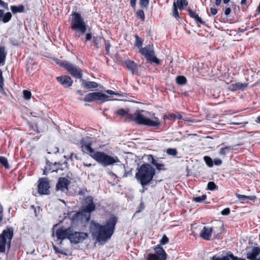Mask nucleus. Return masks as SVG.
Instances as JSON below:
<instances>
[{
    "label": "nucleus",
    "mask_w": 260,
    "mask_h": 260,
    "mask_svg": "<svg viewBox=\"0 0 260 260\" xmlns=\"http://www.w3.org/2000/svg\"><path fill=\"white\" fill-rule=\"evenodd\" d=\"M117 222V218L114 215L106 220L105 225L91 221L89 228L92 237L99 242L107 241L113 234Z\"/></svg>",
    "instance_id": "obj_1"
},
{
    "label": "nucleus",
    "mask_w": 260,
    "mask_h": 260,
    "mask_svg": "<svg viewBox=\"0 0 260 260\" xmlns=\"http://www.w3.org/2000/svg\"><path fill=\"white\" fill-rule=\"evenodd\" d=\"M80 144L83 153L88 154L104 167L112 166L120 162L119 158L117 156H112L102 151L95 152L92 148V142L88 137L82 138L80 141Z\"/></svg>",
    "instance_id": "obj_2"
},
{
    "label": "nucleus",
    "mask_w": 260,
    "mask_h": 260,
    "mask_svg": "<svg viewBox=\"0 0 260 260\" xmlns=\"http://www.w3.org/2000/svg\"><path fill=\"white\" fill-rule=\"evenodd\" d=\"M155 173V168L150 164L145 162L138 168V171L135 174V177L141 186L144 187L152 183Z\"/></svg>",
    "instance_id": "obj_3"
},
{
    "label": "nucleus",
    "mask_w": 260,
    "mask_h": 260,
    "mask_svg": "<svg viewBox=\"0 0 260 260\" xmlns=\"http://www.w3.org/2000/svg\"><path fill=\"white\" fill-rule=\"evenodd\" d=\"M83 205L85 206H82L81 210L73 215L72 217L73 220L77 221L81 220L84 216L86 221H89L91 213L96 209L93 198L91 196L85 197L83 200Z\"/></svg>",
    "instance_id": "obj_4"
},
{
    "label": "nucleus",
    "mask_w": 260,
    "mask_h": 260,
    "mask_svg": "<svg viewBox=\"0 0 260 260\" xmlns=\"http://www.w3.org/2000/svg\"><path fill=\"white\" fill-rule=\"evenodd\" d=\"M128 121H134L139 125H147L151 127H156L160 124L159 119L155 117V120H151L145 117L139 111H136L134 114L128 115Z\"/></svg>",
    "instance_id": "obj_5"
},
{
    "label": "nucleus",
    "mask_w": 260,
    "mask_h": 260,
    "mask_svg": "<svg viewBox=\"0 0 260 260\" xmlns=\"http://www.w3.org/2000/svg\"><path fill=\"white\" fill-rule=\"evenodd\" d=\"M13 236L14 230L12 227L7 226L6 229L2 231L0 234V253L5 252L7 246L10 249Z\"/></svg>",
    "instance_id": "obj_6"
},
{
    "label": "nucleus",
    "mask_w": 260,
    "mask_h": 260,
    "mask_svg": "<svg viewBox=\"0 0 260 260\" xmlns=\"http://www.w3.org/2000/svg\"><path fill=\"white\" fill-rule=\"evenodd\" d=\"M71 28L73 30H79L81 34H84L86 31V24L79 13L73 12L71 14Z\"/></svg>",
    "instance_id": "obj_7"
},
{
    "label": "nucleus",
    "mask_w": 260,
    "mask_h": 260,
    "mask_svg": "<svg viewBox=\"0 0 260 260\" xmlns=\"http://www.w3.org/2000/svg\"><path fill=\"white\" fill-rule=\"evenodd\" d=\"M220 232H217L215 228H209L208 226H204L200 233V237L204 240H210L212 234H214V239H219L222 235V232L224 230L223 224L220 223L219 226Z\"/></svg>",
    "instance_id": "obj_8"
},
{
    "label": "nucleus",
    "mask_w": 260,
    "mask_h": 260,
    "mask_svg": "<svg viewBox=\"0 0 260 260\" xmlns=\"http://www.w3.org/2000/svg\"><path fill=\"white\" fill-rule=\"evenodd\" d=\"M57 64L67 70L73 77L80 79V80L82 79L83 76L82 71L78 67L66 60L59 61L57 62Z\"/></svg>",
    "instance_id": "obj_9"
},
{
    "label": "nucleus",
    "mask_w": 260,
    "mask_h": 260,
    "mask_svg": "<svg viewBox=\"0 0 260 260\" xmlns=\"http://www.w3.org/2000/svg\"><path fill=\"white\" fill-rule=\"evenodd\" d=\"M139 52L145 56L148 61H149L151 63H155L156 64H161L159 60L155 55L153 45H146L144 47L140 48Z\"/></svg>",
    "instance_id": "obj_10"
},
{
    "label": "nucleus",
    "mask_w": 260,
    "mask_h": 260,
    "mask_svg": "<svg viewBox=\"0 0 260 260\" xmlns=\"http://www.w3.org/2000/svg\"><path fill=\"white\" fill-rule=\"evenodd\" d=\"M38 192L40 195H48L50 191V182L46 177H42L38 181Z\"/></svg>",
    "instance_id": "obj_11"
},
{
    "label": "nucleus",
    "mask_w": 260,
    "mask_h": 260,
    "mask_svg": "<svg viewBox=\"0 0 260 260\" xmlns=\"http://www.w3.org/2000/svg\"><path fill=\"white\" fill-rule=\"evenodd\" d=\"M109 96L101 92H90L85 95L83 101L86 102L91 103L94 101H106Z\"/></svg>",
    "instance_id": "obj_12"
},
{
    "label": "nucleus",
    "mask_w": 260,
    "mask_h": 260,
    "mask_svg": "<svg viewBox=\"0 0 260 260\" xmlns=\"http://www.w3.org/2000/svg\"><path fill=\"white\" fill-rule=\"evenodd\" d=\"M63 164L67 166V162L64 161L63 164L56 162L52 163L49 161L48 160H47L43 174L47 175L49 173L57 172L59 170H63V168L62 167V166Z\"/></svg>",
    "instance_id": "obj_13"
},
{
    "label": "nucleus",
    "mask_w": 260,
    "mask_h": 260,
    "mask_svg": "<svg viewBox=\"0 0 260 260\" xmlns=\"http://www.w3.org/2000/svg\"><path fill=\"white\" fill-rule=\"evenodd\" d=\"M88 234L84 232H76L72 229V232L69 237V240L72 243L77 244L82 242L88 237Z\"/></svg>",
    "instance_id": "obj_14"
},
{
    "label": "nucleus",
    "mask_w": 260,
    "mask_h": 260,
    "mask_svg": "<svg viewBox=\"0 0 260 260\" xmlns=\"http://www.w3.org/2000/svg\"><path fill=\"white\" fill-rule=\"evenodd\" d=\"M71 183L70 180L66 177H59L55 186L56 191L67 192L69 191V186Z\"/></svg>",
    "instance_id": "obj_15"
},
{
    "label": "nucleus",
    "mask_w": 260,
    "mask_h": 260,
    "mask_svg": "<svg viewBox=\"0 0 260 260\" xmlns=\"http://www.w3.org/2000/svg\"><path fill=\"white\" fill-rule=\"evenodd\" d=\"M73 228L70 226L68 228L61 227L58 229L55 232V235L58 239L63 240L65 239H69V237L71 236V233L72 232Z\"/></svg>",
    "instance_id": "obj_16"
},
{
    "label": "nucleus",
    "mask_w": 260,
    "mask_h": 260,
    "mask_svg": "<svg viewBox=\"0 0 260 260\" xmlns=\"http://www.w3.org/2000/svg\"><path fill=\"white\" fill-rule=\"evenodd\" d=\"M57 81L64 87L68 88L72 86L73 80L71 78L67 75L56 77Z\"/></svg>",
    "instance_id": "obj_17"
},
{
    "label": "nucleus",
    "mask_w": 260,
    "mask_h": 260,
    "mask_svg": "<svg viewBox=\"0 0 260 260\" xmlns=\"http://www.w3.org/2000/svg\"><path fill=\"white\" fill-rule=\"evenodd\" d=\"M210 260H246L245 258L238 257L235 256L231 251H228L225 256L222 257L214 255L210 258Z\"/></svg>",
    "instance_id": "obj_18"
},
{
    "label": "nucleus",
    "mask_w": 260,
    "mask_h": 260,
    "mask_svg": "<svg viewBox=\"0 0 260 260\" xmlns=\"http://www.w3.org/2000/svg\"><path fill=\"white\" fill-rule=\"evenodd\" d=\"M248 84L247 83L237 82L232 84L229 87V89L232 91L236 90H244L248 86Z\"/></svg>",
    "instance_id": "obj_19"
},
{
    "label": "nucleus",
    "mask_w": 260,
    "mask_h": 260,
    "mask_svg": "<svg viewBox=\"0 0 260 260\" xmlns=\"http://www.w3.org/2000/svg\"><path fill=\"white\" fill-rule=\"evenodd\" d=\"M124 64L126 69L133 74L135 73V71L137 69L138 65L135 61L129 59H127L124 61Z\"/></svg>",
    "instance_id": "obj_20"
},
{
    "label": "nucleus",
    "mask_w": 260,
    "mask_h": 260,
    "mask_svg": "<svg viewBox=\"0 0 260 260\" xmlns=\"http://www.w3.org/2000/svg\"><path fill=\"white\" fill-rule=\"evenodd\" d=\"M260 254V248L253 247L251 252L246 253V257L249 260H257L256 257Z\"/></svg>",
    "instance_id": "obj_21"
},
{
    "label": "nucleus",
    "mask_w": 260,
    "mask_h": 260,
    "mask_svg": "<svg viewBox=\"0 0 260 260\" xmlns=\"http://www.w3.org/2000/svg\"><path fill=\"white\" fill-rule=\"evenodd\" d=\"M80 81L81 82V86L88 90L96 88L98 86V84L94 81H88L83 79Z\"/></svg>",
    "instance_id": "obj_22"
},
{
    "label": "nucleus",
    "mask_w": 260,
    "mask_h": 260,
    "mask_svg": "<svg viewBox=\"0 0 260 260\" xmlns=\"http://www.w3.org/2000/svg\"><path fill=\"white\" fill-rule=\"evenodd\" d=\"M148 159L151 164L156 167V169L158 171H165L167 169L165 165L159 163L157 160L154 158L153 155H150Z\"/></svg>",
    "instance_id": "obj_23"
},
{
    "label": "nucleus",
    "mask_w": 260,
    "mask_h": 260,
    "mask_svg": "<svg viewBox=\"0 0 260 260\" xmlns=\"http://www.w3.org/2000/svg\"><path fill=\"white\" fill-rule=\"evenodd\" d=\"M156 254L160 257V260H166L167 253L160 245H157L154 248Z\"/></svg>",
    "instance_id": "obj_24"
},
{
    "label": "nucleus",
    "mask_w": 260,
    "mask_h": 260,
    "mask_svg": "<svg viewBox=\"0 0 260 260\" xmlns=\"http://www.w3.org/2000/svg\"><path fill=\"white\" fill-rule=\"evenodd\" d=\"M187 11L190 17L193 18L197 23L202 24L205 23L204 21L199 16V15L196 12L193 11L189 8L187 9Z\"/></svg>",
    "instance_id": "obj_25"
},
{
    "label": "nucleus",
    "mask_w": 260,
    "mask_h": 260,
    "mask_svg": "<svg viewBox=\"0 0 260 260\" xmlns=\"http://www.w3.org/2000/svg\"><path fill=\"white\" fill-rule=\"evenodd\" d=\"M102 40H105V39L101 36H93L92 38V43L94 48L96 49L101 48L102 46Z\"/></svg>",
    "instance_id": "obj_26"
},
{
    "label": "nucleus",
    "mask_w": 260,
    "mask_h": 260,
    "mask_svg": "<svg viewBox=\"0 0 260 260\" xmlns=\"http://www.w3.org/2000/svg\"><path fill=\"white\" fill-rule=\"evenodd\" d=\"M12 16L10 12H8L4 15V10L0 9V21L7 23L11 19Z\"/></svg>",
    "instance_id": "obj_27"
},
{
    "label": "nucleus",
    "mask_w": 260,
    "mask_h": 260,
    "mask_svg": "<svg viewBox=\"0 0 260 260\" xmlns=\"http://www.w3.org/2000/svg\"><path fill=\"white\" fill-rule=\"evenodd\" d=\"M235 196L239 199V200L242 203L244 202L247 199L252 201H255L256 199V197L254 196H247L245 195L240 194L237 193H235Z\"/></svg>",
    "instance_id": "obj_28"
},
{
    "label": "nucleus",
    "mask_w": 260,
    "mask_h": 260,
    "mask_svg": "<svg viewBox=\"0 0 260 260\" xmlns=\"http://www.w3.org/2000/svg\"><path fill=\"white\" fill-rule=\"evenodd\" d=\"M11 10L13 14L17 13H22L24 11V7L22 5L19 6H11Z\"/></svg>",
    "instance_id": "obj_29"
},
{
    "label": "nucleus",
    "mask_w": 260,
    "mask_h": 260,
    "mask_svg": "<svg viewBox=\"0 0 260 260\" xmlns=\"http://www.w3.org/2000/svg\"><path fill=\"white\" fill-rule=\"evenodd\" d=\"M116 114L118 115H119V116H121L122 117H125L126 120H127V121H128V115H131V113H128V110H126L122 108L117 110L116 111Z\"/></svg>",
    "instance_id": "obj_30"
},
{
    "label": "nucleus",
    "mask_w": 260,
    "mask_h": 260,
    "mask_svg": "<svg viewBox=\"0 0 260 260\" xmlns=\"http://www.w3.org/2000/svg\"><path fill=\"white\" fill-rule=\"evenodd\" d=\"M176 6L179 10L184 9V7L188 5L187 0H176Z\"/></svg>",
    "instance_id": "obj_31"
},
{
    "label": "nucleus",
    "mask_w": 260,
    "mask_h": 260,
    "mask_svg": "<svg viewBox=\"0 0 260 260\" xmlns=\"http://www.w3.org/2000/svg\"><path fill=\"white\" fill-rule=\"evenodd\" d=\"M7 55L5 48L4 46L0 47V64L4 63Z\"/></svg>",
    "instance_id": "obj_32"
},
{
    "label": "nucleus",
    "mask_w": 260,
    "mask_h": 260,
    "mask_svg": "<svg viewBox=\"0 0 260 260\" xmlns=\"http://www.w3.org/2000/svg\"><path fill=\"white\" fill-rule=\"evenodd\" d=\"M176 82L177 84L183 85L187 83L186 78L184 76H178L176 78Z\"/></svg>",
    "instance_id": "obj_33"
},
{
    "label": "nucleus",
    "mask_w": 260,
    "mask_h": 260,
    "mask_svg": "<svg viewBox=\"0 0 260 260\" xmlns=\"http://www.w3.org/2000/svg\"><path fill=\"white\" fill-rule=\"evenodd\" d=\"M233 147L231 146H225L223 148H221L219 152V154L220 155L225 156L227 153H229L231 150H233Z\"/></svg>",
    "instance_id": "obj_34"
},
{
    "label": "nucleus",
    "mask_w": 260,
    "mask_h": 260,
    "mask_svg": "<svg viewBox=\"0 0 260 260\" xmlns=\"http://www.w3.org/2000/svg\"><path fill=\"white\" fill-rule=\"evenodd\" d=\"M135 46L137 47L138 49H140V48H142V45L143 43V40L142 38H141L138 35H136L135 36Z\"/></svg>",
    "instance_id": "obj_35"
},
{
    "label": "nucleus",
    "mask_w": 260,
    "mask_h": 260,
    "mask_svg": "<svg viewBox=\"0 0 260 260\" xmlns=\"http://www.w3.org/2000/svg\"><path fill=\"white\" fill-rule=\"evenodd\" d=\"M178 8L176 6V3L174 2L173 4L172 8V15L177 20H179L181 19L180 16H179V12L178 11Z\"/></svg>",
    "instance_id": "obj_36"
},
{
    "label": "nucleus",
    "mask_w": 260,
    "mask_h": 260,
    "mask_svg": "<svg viewBox=\"0 0 260 260\" xmlns=\"http://www.w3.org/2000/svg\"><path fill=\"white\" fill-rule=\"evenodd\" d=\"M136 17L142 21H145V16L144 11L142 9L138 10L135 13Z\"/></svg>",
    "instance_id": "obj_37"
},
{
    "label": "nucleus",
    "mask_w": 260,
    "mask_h": 260,
    "mask_svg": "<svg viewBox=\"0 0 260 260\" xmlns=\"http://www.w3.org/2000/svg\"><path fill=\"white\" fill-rule=\"evenodd\" d=\"M207 199V196L206 194H203L201 196L193 197L192 198V201L196 203H203Z\"/></svg>",
    "instance_id": "obj_38"
},
{
    "label": "nucleus",
    "mask_w": 260,
    "mask_h": 260,
    "mask_svg": "<svg viewBox=\"0 0 260 260\" xmlns=\"http://www.w3.org/2000/svg\"><path fill=\"white\" fill-rule=\"evenodd\" d=\"M140 7L141 9L147 10L149 4V0H139Z\"/></svg>",
    "instance_id": "obj_39"
},
{
    "label": "nucleus",
    "mask_w": 260,
    "mask_h": 260,
    "mask_svg": "<svg viewBox=\"0 0 260 260\" xmlns=\"http://www.w3.org/2000/svg\"><path fill=\"white\" fill-rule=\"evenodd\" d=\"M0 164L3 166L6 169L9 168V165L8 164L7 158L5 156H0Z\"/></svg>",
    "instance_id": "obj_40"
},
{
    "label": "nucleus",
    "mask_w": 260,
    "mask_h": 260,
    "mask_svg": "<svg viewBox=\"0 0 260 260\" xmlns=\"http://www.w3.org/2000/svg\"><path fill=\"white\" fill-rule=\"evenodd\" d=\"M204 159L206 164V165L209 167H212L213 166V161L212 159L208 156H205L204 157Z\"/></svg>",
    "instance_id": "obj_41"
},
{
    "label": "nucleus",
    "mask_w": 260,
    "mask_h": 260,
    "mask_svg": "<svg viewBox=\"0 0 260 260\" xmlns=\"http://www.w3.org/2000/svg\"><path fill=\"white\" fill-rule=\"evenodd\" d=\"M207 189L208 190L213 191L218 189L217 186L214 182L210 181L207 184Z\"/></svg>",
    "instance_id": "obj_42"
},
{
    "label": "nucleus",
    "mask_w": 260,
    "mask_h": 260,
    "mask_svg": "<svg viewBox=\"0 0 260 260\" xmlns=\"http://www.w3.org/2000/svg\"><path fill=\"white\" fill-rule=\"evenodd\" d=\"M166 153L169 155H172L173 156H176L178 152L176 148H168L166 150Z\"/></svg>",
    "instance_id": "obj_43"
},
{
    "label": "nucleus",
    "mask_w": 260,
    "mask_h": 260,
    "mask_svg": "<svg viewBox=\"0 0 260 260\" xmlns=\"http://www.w3.org/2000/svg\"><path fill=\"white\" fill-rule=\"evenodd\" d=\"M147 260H160V257L155 253H149L148 254Z\"/></svg>",
    "instance_id": "obj_44"
},
{
    "label": "nucleus",
    "mask_w": 260,
    "mask_h": 260,
    "mask_svg": "<svg viewBox=\"0 0 260 260\" xmlns=\"http://www.w3.org/2000/svg\"><path fill=\"white\" fill-rule=\"evenodd\" d=\"M0 91L1 92L4 91V78L3 77L2 71L0 69Z\"/></svg>",
    "instance_id": "obj_45"
},
{
    "label": "nucleus",
    "mask_w": 260,
    "mask_h": 260,
    "mask_svg": "<svg viewBox=\"0 0 260 260\" xmlns=\"http://www.w3.org/2000/svg\"><path fill=\"white\" fill-rule=\"evenodd\" d=\"M169 242V238L166 235H164L161 239L160 240V245H164L168 244Z\"/></svg>",
    "instance_id": "obj_46"
},
{
    "label": "nucleus",
    "mask_w": 260,
    "mask_h": 260,
    "mask_svg": "<svg viewBox=\"0 0 260 260\" xmlns=\"http://www.w3.org/2000/svg\"><path fill=\"white\" fill-rule=\"evenodd\" d=\"M105 45V50L106 51V54L109 55L110 53V49L111 48V44L109 41L104 40Z\"/></svg>",
    "instance_id": "obj_47"
},
{
    "label": "nucleus",
    "mask_w": 260,
    "mask_h": 260,
    "mask_svg": "<svg viewBox=\"0 0 260 260\" xmlns=\"http://www.w3.org/2000/svg\"><path fill=\"white\" fill-rule=\"evenodd\" d=\"M24 98L26 100H29L31 98V93L30 91L24 90L23 91Z\"/></svg>",
    "instance_id": "obj_48"
},
{
    "label": "nucleus",
    "mask_w": 260,
    "mask_h": 260,
    "mask_svg": "<svg viewBox=\"0 0 260 260\" xmlns=\"http://www.w3.org/2000/svg\"><path fill=\"white\" fill-rule=\"evenodd\" d=\"M28 124H29L31 129H32L34 131L37 132V133H40V131L38 129V126L36 123L32 124V123H30L29 121H28Z\"/></svg>",
    "instance_id": "obj_49"
},
{
    "label": "nucleus",
    "mask_w": 260,
    "mask_h": 260,
    "mask_svg": "<svg viewBox=\"0 0 260 260\" xmlns=\"http://www.w3.org/2000/svg\"><path fill=\"white\" fill-rule=\"evenodd\" d=\"M53 249L55 250L56 253H60V254H62L63 255H67V253L59 249L58 248H57L56 246L53 245Z\"/></svg>",
    "instance_id": "obj_50"
},
{
    "label": "nucleus",
    "mask_w": 260,
    "mask_h": 260,
    "mask_svg": "<svg viewBox=\"0 0 260 260\" xmlns=\"http://www.w3.org/2000/svg\"><path fill=\"white\" fill-rule=\"evenodd\" d=\"M221 213L223 215H228L230 214V209L226 208L221 211Z\"/></svg>",
    "instance_id": "obj_51"
},
{
    "label": "nucleus",
    "mask_w": 260,
    "mask_h": 260,
    "mask_svg": "<svg viewBox=\"0 0 260 260\" xmlns=\"http://www.w3.org/2000/svg\"><path fill=\"white\" fill-rule=\"evenodd\" d=\"M92 38L93 37L91 33L86 34L85 36V40L84 41V43L86 44L87 41L90 40L91 39H92Z\"/></svg>",
    "instance_id": "obj_52"
},
{
    "label": "nucleus",
    "mask_w": 260,
    "mask_h": 260,
    "mask_svg": "<svg viewBox=\"0 0 260 260\" xmlns=\"http://www.w3.org/2000/svg\"><path fill=\"white\" fill-rule=\"evenodd\" d=\"M165 118L167 119H175V114H169L168 115H165Z\"/></svg>",
    "instance_id": "obj_53"
},
{
    "label": "nucleus",
    "mask_w": 260,
    "mask_h": 260,
    "mask_svg": "<svg viewBox=\"0 0 260 260\" xmlns=\"http://www.w3.org/2000/svg\"><path fill=\"white\" fill-rule=\"evenodd\" d=\"M213 162L215 165L219 166L222 164V161L219 158H215L213 160Z\"/></svg>",
    "instance_id": "obj_54"
},
{
    "label": "nucleus",
    "mask_w": 260,
    "mask_h": 260,
    "mask_svg": "<svg viewBox=\"0 0 260 260\" xmlns=\"http://www.w3.org/2000/svg\"><path fill=\"white\" fill-rule=\"evenodd\" d=\"M0 5L2 6L4 8L8 10V5L7 3L4 2L3 1H1Z\"/></svg>",
    "instance_id": "obj_55"
},
{
    "label": "nucleus",
    "mask_w": 260,
    "mask_h": 260,
    "mask_svg": "<svg viewBox=\"0 0 260 260\" xmlns=\"http://www.w3.org/2000/svg\"><path fill=\"white\" fill-rule=\"evenodd\" d=\"M210 13L212 15L214 16L217 13V10L214 8H211Z\"/></svg>",
    "instance_id": "obj_56"
},
{
    "label": "nucleus",
    "mask_w": 260,
    "mask_h": 260,
    "mask_svg": "<svg viewBox=\"0 0 260 260\" xmlns=\"http://www.w3.org/2000/svg\"><path fill=\"white\" fill-rule=\"evenodd\" d=\"M136 2L137 0H130V5L133 9L136 8Z\"/></svg>",
    "instance_id": "obj_57"
},
{
    "label": "nucleus",
    "mask_w": 260,
    "mask_h": 260,
    "mask_svg": "<svg viewBox=\"0 0 260 260\" xmlns=\"http://www.w3.org/2000/svg\"><path fill=\"white\" fill-rule=\"evenodd\" d=\"M231 12V9L230 7L226 8L224 10V14L228 16Z\"/></svg>",
    "instance_id": "obj_58"
},
{
    "label": "nucleus",
    "mask_w": 260,
    "mask_h": 260,
    "mask_svg": "<svg viewBox=\"0 0 260 260\" xmlns=\"http://www.w3.org/2000/svg\"><path fill=\"white\" fill-rule=\"evenodd\" d=\"M106 92L110 94H114V95H119V94L113 90H108L106 91Z\"/></svg>",
    "instance_id": "obj_59"
},
{
    "label": "nucleus",
    "mask_w": 260,
    "mask_h": 260,
    "mask_svg": "<svg viewBox=\"0 0 260 260\" xmlns=\"http://www.w3.org/2000/svg\"><path fill=\"white\" fill-rule=\"evenodd\" d=\"M87 191V189L85 188L82 190H80L79 191V194L81 196H83L85 194V192Z\"/></svg>",
    "instance_id": "obj_60"
},
{
    "label": "nucleus",
    "mask_w": 260,
    "mask_h": 260,
    "mask_svg": "<svg viewBox=\"0 0 260 260\" xmlns=\"http://www.w3.org/2000/svg\"><path fill=\"white\" fill-rule=\"evenodd\" d=\"M182 116L181 115H180V114H175V119H182Z\"/></svg>",
    "instance_id": "obj_61"
},
{
    "label": "nucleus",
    "mask_w": 260,
    "mask_h": 260,
    "mask_svg": "<svg viewBox=\"0 0 260 260\" xmlns=\"http://www.w3.org/2000/svg\"><path fill=\"white\" fill-rule=\"evenodd\" d=\"M222 0H215V4L217 6H219L221 3Z\"/></svg>",
    "instance_id": "obj_62"
},
{
    "label": "nucleus",
    "mask_w": 260,
    "mask_h": 260,
    "mask_svg": "<svg viewBox=\"0 0 260 260\" xmlns=\"http://www.w3.org/2000/svg\"><path fill=\"white\" fill-rule=\"evenodd\" d=\"M76 93L80 95H83V92L81 90H77L76 91Z\"/></svg>",
    "instance_id": "obj_63"
},
{
    "label": "nucleus",
    "mask_w": 260,
    "mask_h": 260,
    "mask_svg": "<svg viewBox=\"0 0 260 260\" xmlns=\"http://www.w3.org/2000/svg\"><path fill=\"white\" fill-rule=\"evenodd\" d=\"M255 122L260 124V115L257 117L255 119Z\"/></svg>",
    "instance_id": "obj_64"
}]
</instances>
